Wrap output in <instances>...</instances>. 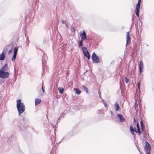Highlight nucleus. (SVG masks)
<instances>
[{"mask_svg": "<svg viewBox=\"0 0 154 154\" xmlns=\"http://www.w3.org/2000/svg\"><path fill=\"white\" fill-rule=\"evenodd\" d=\"M17 107L19 115L23 113L25 110V107L24 104L21 103V100L20 99L17 101Z\"/></svg>", "mask_w": 154, "mask_h": 154, "instance_id": "nucleus-1", "label": "nucleus"}, {"mask_svg": "<svg viewBox=\"0 0 154 154\" xmlns=\"http://www.w3.org/2000/svg\"><path fill=\"white\" fill-rule=\"evenodd\" d=\"M91 58L92 61L94 63H98L100 62L99 57L96 55L95 52H94L92 55Z\"/></svg>", "mask_w": 154, "mask_h": 154, "instance_id": "nucleus-2", "label": "nucleus"}, {"mask_svg": "<svg viewBox=\"0 0 154 154\" xmlns=\"http://www.w3.org/2000/svg\"><path fill=\"white\" fill-rule=\"evenodd\" d=\"M9 76V73L8 72L0 70V77L3 79L7 78Z\"/></svg>", "mask_w": 154, "mask_h": 154, "instance_id": "nucleus-3", "label": "nucleus"}, {"mask_svg": "<svg viewBox=\"0 0 154 154\" xmlns=\"http://www.w3.org/2000/svg\"><path fill=\"white\" fill-rule=\"evenodd\" d=\"M150 146L147 142H146V145L144 148L145 152L147 154H149L150 152Z\"/></svg>", "mask_w": 154, "mask_h": 154, "instance_id": "nucleus-4", "label": "nucleus"}, {"mask_svg": "<svg viewBox=\"0 0 154 154\" xmlns=\"http://www.w3.org/2000/svg\"><path fill=\"white\" fill-rule=\"evenodd\" d=\"M130 32H128L126 33V46L128 44H129L130 43Z\"/></svg>", "mask_w": 154, "mask_h": 154, "instance_id": "nucleus-5", "label": "nucleus"}, {"mask_svg": "<svg viewBox=\"0 0 154 154\" xmlns=\"http://www.w3.org/2000/svg\"><path fill=\"white\" fill-rule=\"evenodd\" d=\"M80 36L81 37V39L85 40L86 38L85 32L84 31H81L80 32Z\"/></svg>", "mask_w": 154, "mask_h": 154, "instance_id": "nucleus-6", "label": "nucleus"}, {"mask_svg": "<svg viewBox=\"0 0 154 154\" xmlns=\"http://www.w3.org/2000/svg\"><path fill=\"white\" fill-rule=\"evenodd\" d=\"M143 62L141 61H140L139 62V66H138V68L140 72V74L142 71V68L143 67Z\"/></svg>", "mask_w": 154, "mask_h": 154, "instance_id": "nucleus-7", "label": "nucleus"}, {"mask_svg": "<svg viewBox=\"0 0 154 154\" xmlns=\"http://www.w3.org/2000/svg\"><path fill=\"white\" fill-rule=\"evenodd\" d=\"M119 118V121L121 122H124L125 121V119L121 114H117V115Z\"/></svg>", "mask_w": 154, "mask_h": 154, "instance_id": "nucleus-8", "label": "nucleus"}, {"mask_svg": "<svg viewBox=\"0 0 154 154\" xmlns=\"http://www.w3.org/2000/svg\"><path fill=\"white\" fill-rule=\"evenodd\" d=\"M8 67L7 64H5L3 66L1 69L0 70H2L3 71H5L8 70Z\"/></svg>", "mask_w": 154, "mask_h": 154, "instance_id": "nucleus-9", "label": "nucleus"}, {"mask_svg": "<svg viewBox=\"0 0 154 154\" xmlns=\"http://www.w3.org/2000/svg\"><path fill=\"white\" fill-rule=\"evenodd\" d=\"M114 106L115 108L116 111H118L120 109V107L119 106L118 103L116 102L114 104Z\"/></svg>", "mask_w": 154, "mask_h": 154, "instance_id": "nucleus-10", "label": "nucleus"}, {"mask_svg": "<svg viewBox=\"0 0 154 154\" xmlns=\"http://www.w3.org/2000/svg\"><path fill=\"white\" fill-rule=\"evenodd\" d=\"M137 130H135V131L136 133H138L140 135L141 133V132L140 131V128L138 123L137 124Z\"/></svg>", "mask_w": 154, "mask_h": 154, "instance_id": "nucleus-11", "label": "nucleus"}, {"mask_svg": "<svg viewBox=\"0 0 154 154\" xmlns=\"http://www.w3.org/2000/svg\"><path fill=\"white\" fill-rule=\"evenodd\" d=\"M5 57V55L4 52H3L1 54H0V60H4Z\"/></svg>", "mask_w": 154, "mask_h": 154, "instance_id": "nucleus-12", "label": "nucleus"}, {"mask_svg": "<svg viewBox=\"0 0 154 154\" xmlns=\"http://www.w3.org/2000/svg\"><path fill=\"white\" fill-rule=\"evenodd\" d=\"M73 90H74L75 93L78 95H79L81 93V91L79 89L77 88H74Z\"/></svg>", "mask_w": 154, "mask_h": 154, "instance_id": "nucleus-13", "label": "nucleus"}, {"mask_svg": "<svg viewBox=\"0 0 154 154\" xmlns=\"http://www.w3.org/2000/svg\"><path fill=\"white\" fill-rule=\"evenodd\" d=\"M41 100L39 99H35V105H36L39 104L41 102Z\"/></svg>", "mask_w": 154, "mask_h": 154, "instance_id": "nucleus-14", "label": "nucleus"}, {"mask_svg": "<svg viewBox=\"0 0 154 154\" xmlns=\"http://www.w3.org/2000/svg\"><path fill=\"white\" fill-rule=\"evenodd\" d=\"M83 54L84 55L88 58V60H89L90 59V56L88 52H87L85 53H84Z\"/></svg>", "mask_w": 154, "mask_h": 154, "instance_id": "nucleus-15", "label": "nucleus"}, {"mask_svg": "<svg viewBox=\"0 0 154 154\" xmlns=\"http://www.w3.org/2000/svg\"><path fill=\"white\" fill-rule=\"evenodd\" d=\"M130 129L131 132V133L133 135L135 130H134V129L133 128L131 125L130 127Z\"/></svg>", "mask_w": 154, "mask_h": 154, "instance_id": "nucleus-16", "label": "nucleus"}, {"mask_svg": "<svg viewBox=\"0 0 154 154\" xmlns=\"http://www.w3.org/2000/svg\"><path fill=\"white\" fill-rule=\"evenodd\" d=\"M82 50L83 51V53L88 52L87 48L85 47H82Z\"/></svg>", "mask_w": 154, "mask_h": 154, "instance_id": "nucleus-17", "label": "nucleus"}, {"mask_svg": "<svg viewBox=\"0 0 154 154\" xmlns=\"http://www.w3.org/2000/svg\"><path fill=\"white\" fill-rule=\"evenodd\" d=\"M140 6V5H138V4H137L136 7L135 11H139Z\"/></svg>", "mask_w": 154, "mask_h": 154, "instance_id": "nucleus-18", "label": "nucleus"}, {"mask_svg": "<svg viewBox=\"0 0 154 154\" xmlns=\"http://www.w3.org/2000/svg\"><path fill=\"white\" fill-rule=\"evenodd\" d=\"M83 40L82 39H81L80 41L79 44V47H82L83 45Z\"/></svg>", "mask_w": 154, "mask_h": 154, "instance_id": "nucleus-19", "label": "nucleus"}, {"mask_svg": "<svg viewBox=\"0 0 154 154\" xmlns=\"http://www.w3.org/2000/svg\"><path fill=\"white\" fill-rule=\"evenodd\" d=\"M58 90H59V92L61 94H63V92L64 90L63 88H58Z\"/></svg>", "mask_w": 154, "mask_h": 154, "instance_id": "nucleus-20", "label": "nucleus"}, {"mask_svg": "<svg viewBox=\"0 0 154 154\" xmlns=\"http://www.w3.org/2000/svg\"><path fill=\"white\" fill-rule=\"evenodd\" d=\"M44 58H45V56L43 57H42V64L43 65V66H44L45 63L46 62V60H44Z\"/></svg>", "mask_w": 154, "mask_h": 154, "instance_id": "nucleus-21", "label": "nucleus"}, {"mask_svg": "<svg viewBox=\"0 0 154 154\" xmlns=\"http://www.w3.org/2000/svg\"><path fill=\"white\" fill-rule=\"evenodd\" d=\"M18 51V48L16 47L14 48V54H17V53Z\"/></svg>", "mask_w": 154, "mask_h": 154, "instance_id": "nucleus-22", "label": "nucleus"}, {"mask_svg": "<svg viewBox=\"0 0 154 154\" xmlns=\"http://www.w3.org/2000/svg\"><path fill=\"white\" fill-rule=\"evenodd\" d=\"M83 88L84 91H85L86 93H88V90L86 87L84 86H83Z\"/></svg>", "mask_w": 154, "mask_h": 154, "instance_id": "nucleus-23", "label": "nucleus"}, {"mask_svg": "<svg viewBox=\"0 0 154 154\" xmlns=\"http://www.w3.org/2000/svg\"><path fill=\"white\" fill-rule=\"evenodd\" d=\"M16 56L17 54H14V55L11 59L12 61H14V60H15L16 58Z\"/></svg>", "mask_w": 154, "mask_h": 154, "instance_id": "nucleus-24", "label": "nucleus"}, {"mask_svg": "<svg viewBox=\"0 0 154 154\" xmlns=\"http://www.w3.org/2000/svg\"><path fill=\"white\" fill-rule=\"evenodd\" d=\"M125 80L126 83H128L129 81V79L127 78H125Z\"/></svg>", "mask_w": 154, "mask_h": 154, "instance_id": "nucleus-25", "label": "nucleus"}, {"mask_svg": "<svg viewBox=\"0 0 154 154\" xmlns=\"http://www.w3.org/2000/svg\"><path fill=\"white\" fill-rule=\"evenodd\" d=\"M140 82H138L137 83V85H138V89H140Z\"/></svg>", "mask_w": 154, "mask_h": 154, "instance_id": "nucleus-26", "label": "nucleus"}, {"mask_svg": "<svg viewBox=\"0 0 154 154\" xmlns=\"http://www.w3.org/2000/svg\"><path fill=\"white\" fill-rule=\"evenodd\" d=\"M136 14L137 16L138 17H139V11H135Z\"/></svg>", "mask_w": 154, "mask_h": 154, "instance_id": "nucleus-27", "label": "nucleus"}, {"mask_svg": "<svg viewBox=\"0 0 154 154\" xmlns=\"http://www.w3.org/2000/svg\"><path fill=\"white\" fill-rule=\"evenodd\" d=\"M26 43L27 44V45H28L29 43V41L27 38V40L26 41Z\"/></svg>", "mask_w": 154, "mask_h": 154, "instance_id": "nucleus-28", "label": "nucleus"}, {"mask_svg": "<svg viewBox=\"0 0 154 154\" xmlns=\"http://www.w3.org/2000/svg\"><path fill=\"white\" fill-rule=\"evenodd\" d=\"M98 112L100 114H101L103 112L102 110H98Z\"/></svg>", "mask_w": 154, "mask_h": 154, "instance_id": "nucleus-29", "label": "nucleus"}, {"mask_svg": "<svg viewBox=\"0 0 154 154\" xmlns=\"http://www.w3.org/2000/svg\"><path fill=\"white\" fill-rule=\"evenodd\" d=\"M62 22L63 24H64L66 23V21H64V20H62Z\"/></svg>", "mask_w": 154, "mask_h": 154, "instance_id": "nucleus-30", "label": "nucleus"}, {"mask_svg": "<svg viewBox=\"0 0 154 154\" xmlns=\"http://www.w3.org/2000/svg\"><path fill=\"white\" fill-rule=\"evenodd\" d=\"M104 105L105 107H106L107 106V104L105 102H104Z\"/></svg>", "mask_w": 154, "mask_h": 154, "instance_id": "nucleus-31", "label": "nucleus"}, {"mask_svg": "<svg viewBox=\"0 0 154 154\" xmlns=\"http://www.w3.org/2000/svg\"><path fill=\"white\" fill-rule=\"evenodd\" d=\"M140 0H139L137 4H138V5L139 4V5H140Z\"/></svg>", "mask_w": 154, "mask_h": 154, "instance_id": "nucleus-32", "label": "nucleus"}, {"mask_svg": "<svg viewBox=\"0 0 154 154\" xmlns=\"http://www.w3.org/2000/svg\"><path fill=\"white\" fill-rule=\"evenodd\" d=\"M65 24V26H66L67 28H68V26H69V25L67 24H66V23Z\"/></svg>", "mask_w": 154, "mask_h": 154, "instance_id": "nucleus-33", "label": "nucleus"}, {"mask_svg": "<svg viewBox=\"0 0 154 154\" xmlns=\"http://www.w3.org/2000/svg\"><path fill=\"white\" fill-rule=\"evenodd\" d=\"M140 124H141V128H142V129H143V124H142V121H141L140 122Z\"/></svg>", "mask_w": 154, "mask_h": 154, "instance_id": "nucleus-34", "label": "nucleus"}, {"mask_svg": "<svg viewBox=\"0 0 154 154\" xmlns=\"http://www.w3.org/2000/svg\"><path fill=\"white\" fill-rule=\"evenodd\" d=\"M12 50H9L8 51V54H10L12 52Z\"/></svg>", "mask_w": 154, "mask_h": 154, "instance_id": "nucleus-35", "label": "nucleus"}, {"mask_svg": "<svg viewBox=\"0 0 154 154\" xmlns=\"http://www.w3.org/2000/svg\"><path fill=\"white\" fill-rule=\"evenodd\" d=\"M42 91H43V92H44V89H43V86H42Z\"/></svg>", "mask_w": 154, "mask_h": 154, "instance_id": "nucleus-36", "label": "nucleus"}, {"mask_svg": "<svg viewBox=\"0 0 154 154\" xmlns=\"http://www.w3.org/2000/svg\"><path fill=\"white\" fill-rule=\"evenodd\" d=\"M110 113H111V115H112V114H113L112 112L111 111H110Z\"/></svg>", "mask_w": 154, "mask_h": 154, "instance_id": "nucleus-37", "label": "nucleus"}, {"mask_svg": "<svg viewBox=\"0 0 154 154\" xmlns=\"http://www.w3.org/2000/svg\"><path fill=\"white\" fill-rule=\"evenodd\" d=\"M72 28L73 29V30H74V31H75V29H74V27H72Z\"/></svg>", "mask_w": 154, "mask_h": 154, "instance_id": "nucleus-38", "label": "nucleus"}, {"mask_svg": "<svg viewBox=\"0 0 154 154\" xmlns=\"http://www.w3.org/2000/svg\"><path fill=\"white\" fill-rule=\"evenodd\" d=\"M50 154H53V153H52V152L51 151L50 152Z\"/></svg>", "mask_w": 154, "mask_h": 154, "instance_id": "nucleus-39", "label": "nucleus"}]
</instances>
